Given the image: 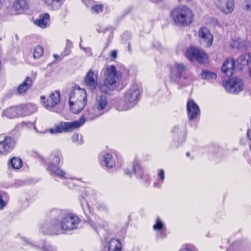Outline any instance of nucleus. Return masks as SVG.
Returning a JSON list of instances; mask_svg holds the SVG:
<instances>
[{
	"label": "nucleus",
	"instance_id": "obj_1",
	"mask_svg": "<svg viewBox=\"0 0 251 251\" xmlns=\"http://www.w3.org/2000/svg\"><path fill=\"white\" fill-rule=\"evenodd\" d=\"M107 104L106 96L101 95L96 99L93 107L86 118L83 116L78 120L74 122H60L48 131L51 134L71 132L83 125L86 120H92L104 114L106 111Z\"/></svg>",
	"mask_w": 251,
	"mask_h": 251
},
{
	"label": "nucleus",
	"instance_id": "obj_2",
	"mask_svg": "<svg viewBox=\"0 0 251 251\" xmlns=\"http://www.w3.org/2000/svg\"><path fill=\"white\" fill-rule=\"evenodd\" d=\"M79 222V218L73 214L65 216L61 221L54 219L47 225L46 233L57 235L64 231L73 230L77 227Z\"/></svg>",
	"mask_w": 251,
	"mask_h": 251
},
{
	"label": "nucleus",
	"instance_id": "obj_3",
	"mask_svg": "<svg viewBox=\"0 0 251 251\" xmlns=\"http://www.w3.org/2000/svg\"><path fill=\"white\" fill-rule=\"evenodd\" d=\"M192 10L185 5H179L171 12V17L177 25L185 26L189 25L193 20Z\"/></svg>",
	"mask_w": 251,
	"mask_h": 251
},
{
	"label": "nucleus",
	"instance_id": "obj_4",
	"mask_svg": "<svg viewBox=\"0 0 251 251\" xmlns=\"http://www.w3.org/2000/svg\"><path fill=\"white\" fill-rule=\"evenodd\" d=\"M140 92L137 85H132L125 93L124 100H120L117 109L119 111H126L133 107L139 100Z\"/></svg>",
	"mask_w": 251,
	"mask_h": 251
},
{
	"label": "nucleus",
	"instance_id": "obj_5",
	"mask_svg": "<svg viewBox=\"0 0 251 251\" xmlns=\"http://www.w3.org/2000/svg\"><path fill=\"white\" fill-rule=\"evenodd\" d=\"M87 101V95L84 89L75 86L69 97V105L72 111L75 114L80 112L84 107Z\"/></svg>",
	"mask_w": 251,
	"mask_h": 251
},
{
	"label": "nucleus",
	"instance_id": "obj_6",
	"mask_svg": "<svg viewBox=\"0 0 251 251\" xmlns=\"http://www.w3.org/2000/svg\"><path fill=\"white\" fill-rule=\"evenodd\" d=\"M121 77V72L117 71L115 66H108L106 69V77L104 83L109 89H114L119 86Z\"/></svg>",
	"mask_w": 251,
	"mask_h": 251
},
{
	"label": "nucleus",
	"instance_id": "obj_7",
	"mask_svg": "<svg viewBox=\"0 0 251 251\" xmlns=\"http://www.w3.org/2000/svg\"><path fill=\"white\" fill-rule=\"evenodd\" d=\"M186 57L190 61H197L200 63H205L208 60V56L202 50L197 48H188L185 52Z\"/></svg>",
	"mask_w": 251,
	"mask_h": 251
},
{
	"label": "nucleus",
	"instance_id": "obj_8",
	"mask_svg": "<svg viewBox=\"0 0 251 251\" xmlns=\"http://www.w3.org/2000/svg\"><path fill=\"white\" fill-rule=\"evenodd\" d=\"M223 85L226 91L231 94L238 93L243 90L244 86L243 81L238 77L229 79Z\"/></svg>",
	"mask_w": 251,
	"mask_h": 251
},
{
	"label": "nucleus",
	"instance_id": "obj_9",
	"mask_svg": "<svg viewBox=\"0 0 251 251\" xmlns=\"http://www.w3.org/2000/svg\"><path fill=\"white\" fill-rule=\"evenodd\" d=\"M16 143L14 139L9 136L3 138L0 136V156L5 155L14 148Z\"/></svg>",
	"mask_w": 251,
	"mask_h": 251
},
{
	"label": "nucleus",
	"instance_id": "obj_10",
	"mask_svg": "<svg viewBox=\"0 0 251 251\" xmlns=\"http://www.w3.org/2000/svg\"><path fill=\"white\" fill-rule=\"evenodd\" d=\"M216 7L223 13L228 14L234 9V0H214Z\"/></svg>",
	"mask_w": 251,
	"mask_h": 251
},
{
	"label": "nucleus",
	"instance_id": "obj_11",
	"mask_svg": "<svg viewBox=\"0 0 251 251\" xmlns=\"http://www.w3.org/2000/svg\"><path fill=\"white\" fill-rule=\"evenodd\" d=\"M198 36L200 39L201 43L204 46L209 47L212 45L213 36L207 28H201L198 32Z\"/></svg>",
	"mask_w": 251,
	"mask_h": 251
},
{
	"label": "nucleus",
	"instance_id": "obj_12",
	"mask_svg": "<svg viewBox=\"0 0 251 251\" xmlns=\"http://www.w3.org/2000/svg\"><path fill=\"white\" fill-rule=\"evenodd\" d=\"M237 67L241 70L247 68L251 76V53L241 55L237 60Z\"/></svg>",
	"mask_w": 251,
	"mask_h": 251
},
{
	"label": "nucleus",
	"instance_id": "obj_13",
	"mask_svg": "<svg viewBox=\"0 0 251 251\" xmlns=\"http://www.w3.org/2000/svg\"><path fill=\"white\" fill-rule=\"evenodd\" d=\"M98 72L90 70L87 73L84 80L86 85L91 90H94L98 84Z\"/></svg>",
	"mask_w": 251,
	"mask_h": 251
},
{
	"label": "nucleus",
	"instance_id": "obj_14",
	"mask_svg": "<svg viewBox=\"0 0 251 251\" xmlns=\"http://www.w3.org/2000/svg\"><path fill=\"white\" fill-rule=\"evenodd\" d=\"M60 95L58 91H55L51 93L48 99L46 100V98L42 96L41 99L43 100L45 107L48 109H50L57 104L60 101Z\"/></svg>",
	"mask_w": 251,
	"mask_h": 251
},
{
	"label": "nucleus",
	"instance_id": "obj_15",
	"mask_svg": "<svg viewBox=\"0 0 251 251\" xmlns=\"http://www.w3.org/2000/svg\"><path fill=\"white\" fill-rule=\"evenodd\" d=\"M185 69V66L179 63H175L171 70V79L176 83H178L181 73Z\"/></svg>",
	"mask_w": 251,
	"mask_h": 251
},
{
	"label": "nucleus",
	"instance_id": "obj_16",
	"mask_svg": "<svg viewBox=\"0 0 251 251\" xmlns=\"http://www.w3.org/2000/svg\"><path fill=\"white\" fill-rule=\"evenodd\" d=\"M187 110L188 116L190 120L196 118L200 113L199 106L193 100H189L188 101Z\"/></svg>",
	"mask_w": 251,
	"mask_h": 251
},
{
	"label": "nucleus",
	"instance_id": "obj_17",
	"mask_svg": "<svg viewBox=\"0 0 251 251\" xmlns=\"http://www.w3.org/2000/svg\"><path fill=\"white\" fill-rule=\"evenodd\" d=\"M47 170L50 174L57 176L61 178L65 179L68 177V174L64 170L52 163H48Z\"/></svg>",
	"mask_w": 251,
	"mask_h": 251
},
{
	"label": "nucleus",
	"instance_id": "obj_18",
	"mask_svg": "<svg viewBox=\"0 0 251 251\" xmlns=\"http://www.w3.org/2000/svg\"><path fill=\"white\" fill-rule=\"evenodd\" d=\"M22 107L21 106L11 107L3 111L2 115L8 118H14L22 116Z\"/></svg>",
	"mask_w": 251,
	"mask_h": 251
},
{
	"label": "nucleus",
	"instance_id": "obj_19",
	"mask_svg": "<svg viewBox=\"0 0 251 251\" xmlns=\"http://www.w3.org/2000/svg\"><path fill=\"white\" fill-rule=\"evenodd\" d=\"M122 244L121 242L117 239H111L105 246L103 251H121Z\"/></svg>",
	"mask_w": 251,
	"mask_h": 251
},
{
	"label": "nucleus",
	"instance_id": "obj_20",
	"mask_svg": "<svg viewBox=\"0 0 251 251\" xmlns=\"http://www.w3.org/2000/svg\"><path fill=\"white\" fill-rule=\"evenodd\" d=\"M234 68V62L232 59H227L223 64L222 67V71L228 76L233 74Z\"/></svg>",
	"mask_w": 251,
	"mask_h": 251
},
{
	"label": "nucleus",
	"instance_id": "obj_21",
	"mask_svg": "<svg viewBox=\"0 0 251 251\" xmlns=\"http://www.w3.org/2000/svg\"><path fill=\"white\" fill-rule=\"evenodd\" d=\"M34 23L41 28H46L50 24V15L47 13L40 15L35 20Z\"/></svg>",
	"mask_w": 251,
	"mask_h": 251
},
{
	"label": "nucleus",
	"instance_id": "obj_22",
	"mask_svg": "<svg viewBox=\"0 0 251 251\" xmlns=\"http://www.w3.org/2000/svg\"><path fill=\"white\" fill-rule=\"evenodd\" d=\"M28 7V5L25 0H17L13 4V8L17 14L22 13Z\"/></svg>",
	"mask_w": 251,
	"mask_h": 251
},
{
	"label": "nucleus",
	"instance_id": "obj_23",
	"mask_svg": "<svg viewBox=\"0 0 251 251\" xmlns=\"http://www.w3.org/2000/svg\"><path fill=\"white\" fill-rule=\"evenodd\" d=\"M32 80L27 77L25 80L18 87L17 91L20 94L25 93L32 85Z\"/></svg>",
	"mask_w": 251,
	"mask_h": 251
},
{
	"label": "nucleus",
	"instance_id": "obj_24",
	"mask_svg": "<svg viewBox=\"0 0 251 251\" xmlns=\"http://www.w3.org/2000/svg\"><path fill=\"white\" fill-rule=\"evenodd\" d=\"M25 245H29L30 247H35V248L42 250V251H57L56 249L50 245H45V244L42 246H34L32 243L28 241L25 238L23 237L22 238Z\"/></svg>",
	"mask_w": 251,
	"mask_h": 251
},
{
	"label": "nucleus",
	"instance_id": "obj_25",
	"mask_svg": "<svg viewBox=\"0 0 251 251\" xmlns=\"http://www.w3.org/2000/svg\"><path fill=\"white\" fill-rule=\"evenodd\" d=\"M134 173L138 177H142L144 175L143 169L138 164H135L133 166L132 171H129L127 169L125 170V173L128 176H131Z\"/></svg>",
	"mask_w": 251,
	"mask_h": 251
},
{
	"label": "nucleus",
	"instance_id": "obj_26",
	"mask_svg": "<svg viewBox=\"0 0 251 251\" xmlns=\"http://www.w3.org/2000/svg\"><path fill=\"white\" fill-rule=\"evenodd\" d=\"M134 173L138 177H142L144 175L143 169L138 164H135L133 166L132 171H129L127 169L125 170V173L128 176H131Z\"/></svg>",
	"mask_w": 251,
	"mask_h": 251
},
{
	"label": "nucleus",
	"instance_id": "obj_27",
	"mask_svg": "<svg viewBox=\"0 0 251 251\" xmlns=\"http://www.w3.org/2000/svg\"><path fill=\"white\" fill-rule=\"evenodd\" d=\"M8 165L9 167H11L13 169L19 170L23 166V161L19 157H14L10 159Z\"/></svg>",
	"mask_w": 251,
	"mask_h": 251
},
{
	"label": "nucleus",
	"instance_id": "obj_28",
	"mask_svg": "<svg viewBox=\"0 0 251 251\" xmlns=\"http://www.w3.org/2000/svg\"><path fill=\"white\" fill-rule=\"evenodd\" d=\"M22 107V116L31 114L36 110V107L35 105L29 103L24 106H21Z\"/></svg>",
	"mask_w": 251,
	"mask_h": 251
},
{
	"label": "nucleus",
	"instance_id": "obj_29",
	"mask_svg": "<svg viewBox=\"0 0 251 251\" xmlns=\"http://www.w3.org/2000/svg\"><path fill=\"white\" fill-rule=\"evenodd\" d=\"M51 156V161L49 163H52L58 166L61 160L63 158L61 152L58 151H55L52 152Z\"/></svg>",
	"mask_w": 251,
	"mask_h": 251
},
{
	"label": "nucleus",
	"instance_id": "obj_30",
	"mask_svg": "<svg viewBox=\"0 0 251 251\" xmlns=\"http://www.w3.org/2000/svg\"><path fill=\"white\" fill-rule=\"evenodd\" d=\"M103 162L108 168H112L115 165L113 156L109 153H107L103 156Z\"/></svg>",
	"mask_w": 251,
	"mask_h": 251
},
{
	"label": "nucleus",
	"instance_id": "obj_31",
	"mask_svg": "<svg viewBox=\"0 0 251 251\" xmlns=\"http://www.w3.org/2000/svg\"><path fill=\"white\" fill-rule=\"evenodd\" d=\"M230 45L233 48L240 49L244 47V43L239 37H235L232 40Z\"/></svg>",
	"mask_w": 251,
	"mask_h": 251
},
{
	"label": "nucleus",
	"instance_id": "obj_32",
	"mask_svg": "<svg viewBox=\"0 0 251 251\" xmlns=\"http://www.w3.org/2000/svg\"><path fill=\"white\" fill-rule=\"evenodd\" d=\"M201 76L202 79L209 80L215 78L216 77V75L214 73L207 71H203L201 73Z\"/></svg>",
	"mask_w": 251,
	"mask_h": 251
},
{
	"label": "nucleus",
	"instance_id": "obj_33",
	"mask_svg": "<svg viewBox=\"0 0 251 251\" xmlns=\"http://www.w3.org/2000/svg\"><path fill=\"white\" fill-rule=\"evenodd\" d=\"M103 8V5L102 4H96L94 3L93 6H91V11L94 13L98 14L102 11Z\"/></svg>",
	"mask_w": 251,
	"mask_h": 251
},
{
	"label": "nucleus",
	"instance_id": "obj_34",
	"mask_svg": "<svg viewBox=\"0 0 251 251\" xmlns=\"http://www.w3.org/2000/svg\"><path fill=\"white\" fill-rule=\"evenodd\" d=\"M43 53V48L38 45L35 47L33 52V57L34 58L37 59L40 58Z\"/></svg>",
	"mask_w": 251,
	"mask_h": 251
},
{
	"label": "nucleus",
	"instance_id": "obj_35",
	"mask_svg": "<svg viewBox=\"0 0 251 251\" xmlns=\"http://www.w3.org/2000/svg\"><path fill=\"white\" fill-rule=\"evenodd\" d=\"M5 193H0V210L3 209L7 204V201L3 199Z\"/></svg>",
	"mask_w": 251,
	"mask_h": 251
},
{
	"label": "nucleus",
	"instance_id": "obj_36",
	"mask_svg": "<svg viewBox=\"0 0 251 251\" xmlns=\"http://www.w3.org/2000/svg\"><path fill=\"white\" fill-rule=\"evenodd\" d=\"M83 3L90 9L91 8V6L93 5L94 4V2L92 0H83Z\"/></svg>",
	"mask_w": 251,
	"mask_h": 251
},
{
	"label": "nucleus",
	"instance_id": "obj_37",
	"mask_svg": "<svg viewBox=\"0 0 251 251\" xmlns=\"http://www.w3.org/2000/svg\"><path fill=\"white\" fill-rule=\"evenodd\" d=\"M92 191L91 189H86L83 192V194L82 195V197L86 199L89 198L90 194H92Z\"/></svg>",
	"mask_w": 251,
	"mask_h": 251
},
{
	"label": "nucleus",
	"instance_id": "obj_38",
	"mask_svg": "<svg viewBox=\"0 0 251 251\" xmlns=\"http://www.w3.org/2000/svg\"><path fill=\"white\" fill-rule=\"evenodd\" d=\"M108 89H110L104 83V84L100 86V90L101 92L104 93H107L108 91Z\"/></svg>",
	"mask_w": 251,
	"mask_h": 251
},
{
	"label": "nucleus",
	"instance_id": "obj_39",
	"mask_svg": "<svg viewBox=\"0 0 251 251\" xmlns=\"http://www.w3.org/2000/svg\"><path fill=\"white\" fill-rule=\"evenodd\" d=\"M179 251H194L192 247L189 245H185L183 246Z\"/></svg>",
	"mask_w": 251,
	"mask_h": 251
},
{
	"label": "nucleus",
	"instance_id": "obj_40",
	"mask_svg": "<svg viewBox=\"0 0 251 251\" xmlns=\"http://www.w3.org/2000/svg\"><path fill=\"white\" fill-rule=\"evenodd\" d=\"M244 9L246 11H251V1H246Z\"/></svg>",
	"mask_w": 251,
	"mask_h": 251
},
{
	"label": "nucleus",
	"instance_id": "obj_41",
	"mask_svg": "<svg viewBox=\"0 0 251 251\" xmlns=\"http://www.w3.org/2000/svg\"><path fill=\"white\" fill-rule=\"evenodd\" d=\"M117 51L116 50H113L109 53V55L112 60L115 59L117 57Z\"/></svg>",
	"mask_w": 251,
	"mask_h": 251
},
{
	"label": "nucleus",
	"instance_id": "obj_42",
	"mask_svg": "<svg viewBox=\"0 0 251 251\" xmlns=\"http://www.w3.org/2000/svg\"><path fill=\"white\" fill-rule=\"evenodd\" d=\"M46 4L50 5L53 2H59L61 0H42Z\"/></svg>",
	"mask_w": 251,
	"mask_h": 251
},
{
	"label": "nucleus",
	"instance_id": "obj_43",
	"mask_svg": "<svg viewBox=\"0 0 251 251\" xmlns=\"http://www.w3.org/2000/svg\"><path fill=\"white\" fill-rule=\"evenodd\" d=\"M165 228L163 227V224L162 223V222L158 219V231H161V230H164Z\"/></svg>",
	"mask_w": 251,
	"mask_h": 251
},
{
	"label": "nucleus",
	"instance_id": "obj_44",
	"mask_svg": "<svg viewBox=\"0 0 251 251\" xmlns=\"http://www.w3.org/2000/svg\"><path fill=\"white\" fill-rule=\"evenodd\" d=\"M71 52L70 48L68 46V45H67L66 47V50L64 52V55H67Z\"/></svg>",
	"mask_w": 251,
	"mask_h": 251
},
{
	"label": "nucleus",
	"instance_id": "obj_45",
	"mask_svg": "<svg viewBox=\"0 0 251 251\" xmlns=\"http://www.w3.org/2000/svg\"><path fill=\"white\" fill-rule=\"evenodd\" d=\"M159 176H160V179H161L162 180H164V171H163V170H161L159 171Z\"/></svg>",
	"mask_w": 251,
	"mask_h": 251
},
{
	"label": "nucleus",
	"instance_id": "obj_46",
	"mask_svg": "<svg viewBox=\"0 0 251 251\" xmlns=\"http://www.w3.org/2000/svg\"><path fill=\"white\" fill-rule=\"evenodd\" d=\"M85 51V52L87 54H88L89 55H91V49L89 48H83V49Z\"/></svg>",
	"mask_w": 251,
	"mask_h": 251
},
{
	"label": "nucleus",
	"instance_id": "obj_47",
	"mask_svg": "<svg viewBox=\"0 0 251 251\" xmlns=\"http://www.w3.org/2000/svg\"><path fill=\"white\" fill-rule=\"evenodd\" d=\"M79 136L78 134H76L73 136V141L74 142H76L78 140Z\"/></svg>",
	"mask_w": 251,
	"mask_h": 251
},
{
	"label": "nucleus",
	"instance_id": "obj_48",
	"mask_svg": "<svg viewBox=\"0 0 251 251\" xmlns=\"http://www.w3.org/2000/svg\"><path fill=\"white\" fill-rule=\"evenodd\" d=\"M153 229L154 230H157V220L156 221L155 224L153 225Z\"/></svg>",
	"mask_w": 251,
	"mask_h": 251
},
{
	"label": "nucleus",
	"instance_id": "obj_49",
	"mask_svg": "<svg viewBox=\"0 0 251 251\" xmlns=\"http://www.w3.org/2000/svg\"><path fill=\"white\" fill-rule=\"evenodd\" d=\"M4 2V0H0V7Z\"/></svg>",
	"mask_w": 251,
	"mask_h": 251
},
{
	"label": "nucleus",
	"instance_id": "obj_50",
	"mask_svg": "<svg viewBox=\"0 0 251 251\" xmlns=\"http://www.w3.org/2000/svg\"><path fill=\"white\" fill-rule=\"evenodd\" d=\"M53 57H54L55 58H56H56H57L58 56H57V55H56V54H53Z\"/></svg>",
	"mask_w": 251,
	"mask_h": 251
},
{
	"label": "nucleus",
	"instance_id": "obj_51",
	"mask_svg": "<svg viewBox=\"0 0 251 251\" xmlns=\"http://www.w3.org/2000/svg\"><path fill=\"white\" fill-rule=\"evenodd\" d=\"M189 155H190L189 152H187V153H186V155H187V156H189Z\"/></svg>",
	"mask_w": 251,
	"mask_h": 251
},
{
	"label": "nucleus",
	"instance_id": "obj_52",
	"mask_svg": "<svg viewBox=\"0 0 251 251\" xmlns=\"http://www.w3.org/2000/svg\"><path fill=\"white\" fill-rule=\"evenodd\" d=\"M154 2H156V0H152Z\"/></svg>",
	"mask_w": 251,
	"mask_h": 251
},
{
	"label": "nucleus",
	"instance_id": "obj_53",
	"mask_svg": "<svg viewBox=\"0 0 251 251\" xmlns=\"http://www.w3.org/2000/svg\"><path fill=\"white\" fill-rule=\"evenodd\" d=\"M104 208H106V206L105 205H104Z\"/></svg>",
	"mask_w": 251,
	"mask_h": 251
},
{
	"label": "nucleus",
	"instance_id": "obj_54",
	"mask_svg": "<svg viewBox=\"0 0 251 251\" xmlns=\"http://www.w3.org/2000/svg\"><path fill=\"white\" fill-rule=\"evenodd\" d=\"M80 47L81 48H82V47H81V45H80Z\"/></svg>",
	"mask_w": 251,
	"mask_h": 251
},
{
	"label": "nucleus",
	"instance_id": "obj_55",
	"mask_svg": "<svg viewBox=\"0 0 251 251\" xmlns=\"http://www.w3.org/2000/svg\"><path fill=\"white\" fill-rule=\"evenodd\" d=\"M162 0H158V1H162Z\"/></svg>",
	"mask_w": 251,
	"mask_h": 251
}]
</instances>
